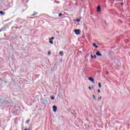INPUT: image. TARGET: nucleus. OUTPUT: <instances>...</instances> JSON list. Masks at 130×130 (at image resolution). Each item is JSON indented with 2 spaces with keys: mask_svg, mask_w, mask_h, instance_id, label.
Masks as SVG:
<instances>
[{
  "mask_svg": "<svg viewBox=\"0 0 130 130\" xmlns=\"http://www.w3.org/2000/svg\"><path fill=\"white\" fill-rule=\"evenodd\" d=\"M54 39V37H52L51 38L49 39V40H53Z\"/></svg>",
  "mask_w": 130,
  "mask_h": 130,
  "instance_id": "10",
  "label": "nucleus"
},
{
  "mask_svg": "<svg viewBox=\"0 0 130 130\" xmlns=\"http://www.w3.org/2000/svg\"><path fill=\"white\" fill-rule=\"evenodd\" d=\"M88 89H89V90H92V89L91 88V87H90V86L88 87Z\"/></svg>",
  "mask_w": 130,
  "mask_h": 130,
  "instance_id": "20",
  "label": "nucleus"
},
{
  "mask_svg": "<svg viewBox=\"0 0 130 130\" xmlns=\"http://www.w3.org/2000/svg\"><path fill=\"white\" fill-rule=\"evenodd\" d=\"M74 32L76 35H80V29H75Z\"/></svg>",
  "mask_w": 130,
  "mask_h": 130,
  "instance_id": "1",
  "label": "nucleus"
},
{
  "mask_svg": "<svg viewBox=\"0 0 130 130\" xmlns=\"http://www.w3.org/2000/svg\"><path fill=\"white\" fill-rule=\"evenodd\" d=\"M1 15H2V16H5L6 15V12L4 11H0Z\"/></svg>",
  "mask_w": 130,
  "mask_h": 130,
  "instance_id": "5",
  "label": "nucleus"
},
{
  "mask_svg": "<svg viewBox=\"0 0 130 130\" xmlns=\"http://www.w3.org/2000/svg\"><path fill=\"white\" fill-rule=\"evenodd\" d=\"M101 99H102V96H100V98H98V100L99 101H100V100H101Z\"/></svg>",
  "mask_w": 130,
  "mask_h": 130,
  "instance_id": "12",
  "label": "nucleus"
},
{
  "mask_svg": "<svg viewBox=\"0 0 130 130\" xmlns=\"http://www.w3.org/2000/svg\"><path fill=\"white\" fill-rule=\"evenodd\" d=\"M121 6H123V3H121Z\"/></svg>",
  "mask_w": 130,
  "mask_h": 130,
  "instance_id": "25",
  "label": "nucleus"
},
{
  "mask_svg": "<svg viewBox=\"0 0 130 130\" xmlns=\"http://www.w3.org/2000/svg\"><path fill=\"white\" fill-rule=\"evenodd\" d=\"M93 46L95 47V48H98V46L96 45L95 43L93 44Z\"/></svg>",
  "mask_w": 130,
  "mask_h": 130,
  "instance_id": "8",
  "label": "nucleus"
},
{
  "mask_svg": "<svg viewBox=\"0 0 130 130\" xmlns=\"http://www.w3.org/2000/svg\"><path fill=\"white\" fill-rule=\"evenodd\" d=\"M100 11H101V7L99 6L97 8V12H100Z\"/></svg>",
  "mask_w": 130,
  "mask_h": 130,
  "instance_id": "6",
  "label": "nucleus"
},
{
  "mask_svg": "<svg viewBox=\"0 0 130 130\" xmlns=\"http://www.w3.org/2000/svg\"><path fill=\"white\" fill-rule=\"evenodd\" d=\"M35 15H37V13H34L31 15V17H33V16H35Z\"/></svg>",
  "mask_w": 130,
  "mask_h": 130,
  "instance_id": "14",
  "label": "nucleus"
},
{
  "mask_svg": "<svg viewBox=\"0 0 130 130\" xmlns=\"http://www.w3.org/2000/svg\"><path fill=\"white\" fill-rule=\"evenodd\" d=\"M59 53L60 55H61V56H63V55H64L63 52L60 51Z\"/></svg>",
  "mask_w": 130,
  "mask_h": 130,
  "instance_id": "7",
  "label": "nucleus"
},
{
  "mask_svg": "<svg viewBox=\"0 0 130 130\" xmlns=\"http://www.w3.org/2000/svg\"><path fill=\"white\" fill-rule=\"evenodd\" d=\"M92 97H93V99H94V100H96V97L95 96L94 94H92Z\"/></svg>",
  "mask_w": 130,
  "mask_h": 130,
  "instance_id": "9",
  "label": "nucleus"
},
{
  "mask_svg": "<svg viewBox=\"0 0 130 130\" xmlns=\"http://www.w3.org/2000/svg\"><path fill=\"white\" fill-rule=\"evenodd\" d=\"M3 28L1 29H0V32H2V31H3Z\"/></svg>",
  "mask_w": 130,
  "mask_h": 130,
  "instance_id": "22",
  "label": "nucleus"
},
{
  "mask_svg": "<svg viewBox=\"0 0 130 130\" xmlns=\"http://www.w3.org/2000/svg\"><path fill=\"white\" fill-rule=\"evenodd\" d=\"M49 43H50V44H53V41H49Z\"/></svg>",
  "mask_w": 130,
  "mask_h": 130,
  "instance_id": "11",
  "label": "nucleus"
},
{
  "mask_svg": "<svg viewBox=\"0 0 130 130\" xmlns=\"http://www.w3.org/2000/svg\"><path fill=\"white\" fill-rule=\"evenodd\" d=\"M98 92L99 93H100V92H101V91H100V89H98Z\"/></svg>",
  "mask_w": 130,
  "mask_h": 130,
  "instance_id": "21",
  "label": "nucleus"
},
{
  "mask_svg": "<svg viewBox=\"0 0 130 130\" xmlns=\"http://www.w3.org/2000/svg\"><path fill=\"white\" fill-rule=\"evenodd\" d=\"M99 87L101 88V83H99Z\"/></svg>",
  "mask_w": 130,
  "mask_h": 130,
  "instance_id": "13",
  "label": "nucleus"
},
{
  "mask_svg": "<svg viewBox=\"0 0 130 130\" xmlns=\"http://www.w3.org/2000/svg\"><path fill=\"white\" fill-rule=\"evenodd\" d=\"M53 110L54 112H56V110H57V107H56V106H53Z\"/></svg>",
  "mask_w": 130,
  "mask_h": 130,
  "instance_id": "2",
  "label": "nucleus"
},
{
  "mask_svg": "<svg viewBox=\"0 0 130 130\" xmlns=\"http://www.w3.org/2000/svg\"><path fill=\"white\" fill-rule=\"evenodd\" d=\"M61 16H62V14L59 13V17H61Z\"/></svg>",
  "mask_w": 130,
  "mask_h": 130,
  "instance_id": "17",
  "label": "nucleus"
},
{
  "mask_svg": "<svg viewBox=\"0 0 130 130\" xmlns=\"http://www.w3.org/2000/svg\"><path fill=\"white\" fill-rule=\"evenodd\" d=\"M51 99H52V100H54V96H51Z\"/></svg>",
  "mask_w": 130,
  "mask_h": 130,
  "instance_id": "16",
  "label": "nucleus"
},
{
  "mask_svg": "<svg viewBox=\"0 0 130 130\" xmlns=\"http://www.w3.org/2000/svg\"><path fill=\"white\" fill-rule=\"evenodd\" d=\"M48 55H49V54H51V52H50V51L48 52Z\"/></svg>",
  "mask_w": 130,
  "mask_h": 130,
  "instance_id": "18",
  "label": "nucleus"
},
{
  "mask_svg": "<svg viewBox=\"0 0 130 130\" xmlns=\"http://www.w3.org/2000/svg\"><path fill=\"white\" fill-rule=\"evenodd\" d=\"M96 55H97L98 56H102V54L101 53H100V52L99 51H98L96 53Z\"/></svg>",
  "mask_w": 130,
  "mask_h": 130,
  "instance_id": "4",
  "label": "nucleus"
},
{
  "mask_svg": "<svg viewBox=\"0 0 130 130\" xmlns=\"http://www.w3.org/2000/svg\"><path fill=\"white\" fill-rule=\"evenodd\" d=\"M80 19L79 20L77 19V22H80Z\"/></svg>",
  "mask_w": 130,
  "mask_h": 130,
  "instance_id": "26",
  "label": "nucleus"
},
{
  "mask_svg": "<svg viewBox=\"0 0 130 130\" xmlns=\"http://www.w3.org/2000/svg\"><path fill=\"white\" fill-rule=\"evenodd\" d=\"M88 79L89 80V81H90L91 82H92V83H94V84H95V82L94 81V79L92 77H90L88 78Z\"/></svg>",
  "mask_w": 130,
  "mask_h": 130,
  "instance_id": "3",
  "label": "nucleus"
},
{
  "mask_svg": "<svg viewBox=\"0 0 130 130\" xmlns=\"http://www.w3.org/2000/svg\"><path fill=\"white\" fill-rule=\"evenodd\" d=\"M106 74H107V75H108V74H109V72H108V71H107V72H106Z\"/></svg>",
  "mask_w": 130,
  "mask_h": 130,
  "instance_id": "23",
  "label": "nucleus"
},
{
  "mask_svg": "<svg viewBox=\"0 0 130 130\" xmlns=\"http://www.w3.org/2000/svg\"><path fill=\"white\" fill-rule=\"evenodd\" d=\"M29 122H30V120H27L26 123H29Z\"/></svg>",
  "mask_w": 130,
  "mask_h": 130,
  "instance_id": "15",
  "label": "nucleus"
},
{
  "mask_svg": "<svg viewBox=\"0 0 130 130\" xmlns=\"http://www.w3.org/2000/svg\"><path fill=\"white\" fill-rule=\"evenodd\" d=\"M91 58H94V56H93V55H90Z\"/></svg>",
  "mask_w": 130,
  "mask_h": 130,
  "instance_id": "19",
  "label": "nucleus"
},
{
  "mask_svg": "<svg viewBox=\"0 0 130 130\" xmlns=\"http://www.w3.org/2000/svg\"><path fill=\"white\" fill-rule=\"evenodd\" d=\"M94 58H96V55H95L94 56H93Z\"/></svg>",
  "mask_w": 130,
  "mask_h": 130,
  "instance_id": "24",
  "label": "nucleus"
}]
</instances>
